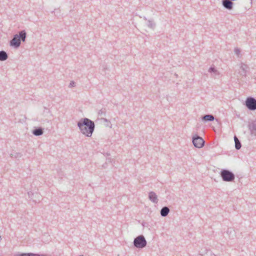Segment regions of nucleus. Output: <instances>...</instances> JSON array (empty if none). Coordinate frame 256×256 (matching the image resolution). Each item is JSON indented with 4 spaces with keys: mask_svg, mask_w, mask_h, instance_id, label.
Instances as JSON below:
<instances>
[{
    "mask_svg": "<svg viewBox=\"0 0 256 256\" xmlns=\"http://www.w3.org/2000/svg\"><path fill=\"white\" fill-rule=\"evenodd\" d=\"M80 132L87 137H91L95 128L94 121L85 118H81L77 123Z\"/></svg>",
    "mask_w": 256,
    "mask_h": 256,
    "instance_id": "1",
    "label": "nucleus"
},
{
    "mask_svg": "<svg viewBox=\"0 0 256 256\" xmlns=\"http://www.w3.org/2000/svg\"><path fill=\"white\" fill-rule=\"evenodd\" d=\"M26 38V33L24 30L20 31L18 34H14L10 42V45L15 48H18L21 41L24 42Z\"/></svg>",
    "mask_w": 256,
    "mask_h": 256,
    "instance_id": "2",
    "label": "nucleus"
},
{
    "mask_svg": "<svg viewBox=\"0 0 256 256\" xmlns=\"http://www.w3.org/2000/svg\"><path fill=\"white\" fill-rule=\"evenodd\" d=\"M220 176L224 182H232L235 178L234 174L232 172L226 169L222 170L220 172Z\"/></svg>",
    "mask_w": 256,
    "mask_h": 256,
    "instance_id": "3",
    "label": "nucleus"
},
{
    "mask_svg": "<svg viewBox=\"0 0 256 256\" xmlns=\"http://www.w3.org/2000/svg\"><path fill=\"white\" fill-rule=\"evenodd\" d=\"M134 246L137 248H143L146 246L147 242L143 235H140L134 238L133 242Z\"/></svg>",
    "mask_w": 256,
    "mask_h": 256,
    "instance_id": "4",
    "label": "nucleus"
},
{
    "mask_svg": "<svg viewBox=\"0 0 256 256\" xmlns=\"http://www.w3.org/2000/svg\"><path fill=\"white\" fill-rule=\"evenodd\" d=\"M245 105L250 110H256V99L252 96L247 98L245 101Z\"/></svg>",
    "mask_w": 256,
    "mask_h": 256,
    "instance_id": "5",
    "label": "nucleus"
},
{
    "mask_svg": "<svg viewBox=\"0 0 256 256\" xmlns=\"http://www.w3.org/2000/svg\"><path fill=\"white\" fill-rule=\"evenodd\" d=\"M192 142L194 146L198 148H202L204 144V141L202 138L198 135L193 136Z\"/></svg>",
    "mask_w": 256,
    "mask_h": 256,
    "instance_id": "6",
    "label": "nucleus"
},
{
    "mask_svg": "<svg viewBox=\"0 0 256 256\" xmlns=\"http://www.w3.org/2000/svg\"><path fill=\"white\" fill-rule=\"evenodd\" d=\"M28 194L29 198L32 199L34 202H40V196L38 192L34 193L32 192H28Z\"/></svg>",
    "mask_w": 256,
    "mask_h": 256,
    "instance_id": "7",
    "label": "nucleus"
},
{
    "mask_svg": "<svg viewBox=\"0 0 256 256\" xmlns=\"http://www.w3.org/2000/svg\"><path fill=\"white\" fill-rule=\"evenodd\" d=\"M232 0H222V5L226 10H232L233 8L234 3Z\"/></svg>",
    "mask_w": 256,
    "mask_h": 256,
    "instance_id": "8",
    "label": "nucleus"
},
{
    "mask_svg": "<svg viewBox=\"0 0 256 256\" xmlns=\"http://www.w3.org/2000/svg\"><path fill=\"white\" fill-rule=\"evenodd\" d=\"M248 130L252 136H256V122H252L248 125Z\"/></svg>",
    "mask_w": 256,
    "mask_h": 256,
    "instance_id": "9",
    "label": "nucleus"
},
{
    "mask_svg": "<svg viewBox=\"0 0 256 256\" xmlns=\"http://www.w3.org/2000/svg\"><path fill=\"white\" fill-rule=\"evenodd\" d=\"M148 198L153 203L157 204L158 202V196L154 192L152 191L148 193Z\"/></svg>",
    "mask_w": 256,
    "mask_h": 256,
    "instance_id": "10",
    "label": "nucleus"
},
{
    "mask_svg": "<svg viewBox=\"0 0 256 256\" xmlns=\"http://www.w3.org/2000/svg\"><path fill=\"white\" fill-rule=\"evenodd\" d=\"M202 120L204 122H212L214 120V116L211 114H205L202 117Z\"/></svg>",
    "mask_w": 256,
    "mask_h": 256,
    "instance_id": "11",
    "label": "nucleus"
},
{
    "mask_svg": "<svg viewBox=\"0 0 256 256\" xmlns=\"http://www.w3.org/2000/svg\"><path fill=\"white\" fill-rule=\"evenodd\" d=\"M44 133V128H36L32 132V134L35 136H42Z\"/></svg>",
    "mask_w": 256,
    "mask_h": 256,
    "instance_id": "12",
    "label": "nucleus"
},
{
    "mask_svg": "<svg viewBox=\"0 0 256 256\" xmlns=\"http://www.w3.org/2000/svg\"><path fill=\"white\" fill-rule=\"evenodd\" d=\"M170 212V208L168 206H164L162 208L160 214L162 216H166Z\"/></svg>",
    "mask_w": 256,
    "mask_h": 256,
    "instance_id": "13",
    "label": "nucleus"
},
{
    "mask_svg": "<svg viewBox=\"0 0 256 256\" xmlns=\"http://www.w3.org/2000/svg\"><path fill=\"white\" fill-rule=\"evenodd\" d=\"M240 68L242 70L241 74L244 76H246L247 70L248 69V66L242 63L240 66Z\"/></svg>",
    "mask_w": 256,
    "mask_h": 256,
    "instance_id": "14",
    "label": "nucleus"
},
{
    "mask_svg": "<svg viewBox=\"0 0 256 256\" xmlns=\"http://www.w3.org/2000/svg\"><path fill=\"white\" fill-rule=\"evenodd\" d=\"M208 72L212 74V76H216L220 74V72L214 68V66H210Z\"/></svg>",
    "mask_w": 256,
    "mask_h": 256,
    "instance_id": "15",
    "label": "nucleus"
},
{
    "mask_svg": "<svg viewBox=\"0 0 256 256\" xmlns=\"http://www.w3.org/2000/svg\"><path fill=\"white\" fill-rule=\"evenodd\" d=\"M8 58V54L4 50L0 51V61H5Z\"/></svg>",
    "mask_w": 256,
    "mask_h": 256,
    "instance_id": "16",
    "label": "nucleus"
},
{
    "mask_svg": "<svg viewBox=\"0 0 256 256\" xmlns=\"http://www.w3.org/2000/svg\"><path fill=\"white\" fill-rule=\"evenodd\" d=\"M14 256H40V254H38L30 253H18L14 254Z\"/></svg>",
    "mask_w": 256,
    "mask_h": 256,
    "instance_id": "17",
    "label": "nucleus"
},
{
    "mask_svg": "<svg viewBox=\"0 0 256 256\" xmlns=\"http://www.w3.org/2000/svg\"><path fill=\"white\" fill-rule=\"evenodd\" d=\"M234 140L235 142V148L236 150H238L242 147V144L240 140L238 139L236 136H234Z\"/></svg>",
    "mask_w": 256,
    "mask_h": 256,
    "instance_id": "18",
    "label": "nucleus"
},
{
    "mask_svg": "<svg viewBox=\"0 0 256 256\" xmlns=\"http://www.w3.org/2000/svg\"><path fill=\"white\" fill-rule=\"evenodd\" d=\"M10 156L12 158H20L22 157V154L20 152H14L10 154Z\"/></svg>",
    "mask_w": 256,
    "mask_h": 256,
    "instance_id": "19",
    "label": "nucleus"
},
{
    "mask_svg": "<svg viewBox=\"0 0 256 256\" xmlns=\"http://www.w3.org/2000/svg\"><path fill=\"white\" fill-rule=\"evenodd\" d=\"M147 25L151 28H153L155 26V24L152 20H148Z\"/></svg>",
    "mask_w": 256,
    "mask_h": 256,
    "instance_id": "20",
    "label": "nucleus"
},
{
    "mask_svg": "<svg viewBox=\"0 0 256 256\" xmlns=\"http://www.w3.org/2000/svg\"><path fill=\"white\" fill-rule=\"evenodd\" d=\"M106 110L104 108V109H101V110H100L98 111V114L99 116H102V115L105 116L106 115Z\"/></svg>",
    "mask_w": 256,
    "mask_h": 256,
    "instance_id": "21",
    "label": "nucleus"
},
{
    "mask_svg": "<svg viewBox=\"0 0 256 256\" xmlns=\"http://www.w3.org/2000/svg\"><path fill=\"white\" fill-rule=\"evenodd\" d=\"M234 52L236 55H238L240 54V50L238 48H235L234 50Z\"/></svg>",
    "mask_w": 256,
    "mask_h": 256,
    "instance_id": "22",
    "label": "nucleus"
},
{
    "mask_svg": "<svg viewBox=\"0 0 256 256\" xmlns=\"http://www.w3.org/2000/svg\"><path fill=\"white\" fill-rule=\"evenodd\" d=\"M201 256H216L214 254H212L210 252H207L205 255H202Z\"/></svg>",
    "mask_w": 256,
    "mask_h": 256,
    "instance_id": "23",
    "label": "nucleus"
},
{
    "mask_svg": "<svg viewBox=\"0 0 256 256\" xmlns=\"http://www.w3.org/2000/svg\"><path fill=\"white\" fill-rule=\"evenodd\" d=\"M108 162H111V160L110 158H108L106 159V162L105 164H104V165H102V167H104V168H106V163Z\"/></svg>",
    "mask_w": 256,
    "mask_h": 256,
    "instance_id": "24",
    "label": "nucleus"
},
{
    "mask_svg": "<svg viewBox=\"0 0 256 256\" xmlns=\"http://www.w3.org/2000/svg\"><path fill=\"white\" fill-rule=\"evenodd\" d=\"M74 86H75V82L74 81H72L69 84V87H73Z\"/></svg>",
    "mask_w": 256,
    "mask_h": 256,
    "instance_id": "25",
    "label": "nucleus"
},
{
    "mask_svg": "<svg viewBox=\"0 0 256 256\" xmlns=\"http://www.w3.org/2000/svg\"><path fill=\"white\" fill-rule=\"evenodd\" d=\"M146 224H146V222H142V226L144 227L146 226Z\"/></svg>",
    "mask_w": 256,
    "mask_h": 256,
    "instance_id": "26",
    "label": "nucleus"
},
{
    "mask_svg": "<svg viewBox=\"0 0 256 256\" xmlns=\"http://www.w3.org/2000/svg\"><path fill=\"white\" fill-rule=\"evenodd\" d=\"M102 120L105 121V122H108V120L107 119L105 118H103Z\"/></svg>",
    "mask_w": 256,
    "mask_h": 256,
    "instance_id": "27",
    "label": "nucleus"
}]
</instances>
